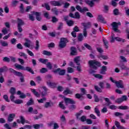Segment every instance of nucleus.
Wrapping results in <instances>:
<instances>
[{
  "instance_id": "1",
  "label": "nucleus",
  "mask_w": 129,
  "mask_h": 129,
  "mask_svg": "<svg viewBox=\"0 0 129 129\" xmlns=\"http://www.w3.org/2000/svg\"><path fill=\"white\" fill-rule=\"evenodd\" d=\"M88 63L90 67L94 69V70H97V67H100L101 66L100 62L95 60H89Z\"/></svg>"
},
{
  "instance_id": "2",
  "label": "nucleus",
  "mask_w": 129,
  "mask_h": 129,
  "mask_svg": "<svg viewBox=\"0 0 129 129\" xmlns=\"http://www.w3.org/2000/svg\"><path fill=\"white\" fill-rule=\"evenodd\" d=\"M15 66L16 68L17 69H20V70H24V71H28V72H30V73H31V74H35V73L34 72V71L32 69V68L29 67H26L25 68L24 67V66L21 65V64H18L16 63L15 64Z\"/></svg>"
},
{
  "instance_id": "3",
  "label": "nucleus",
  "mask_w": 129,
  "mask_h": 129,
  "mask_svg": "<svg viewBox=\"0 0 129 129\" xmlns=\"http://www.w3.org/2000/svg\"><path fill=\"white\" fill-rule=\"evenodd\" d=\"M69 42V41L68 40V39L64 37H61L60 39L58 47L60 49H63V48H65V47H66L67 43Z\"/></svg>"
},
{
  "instance_id": "4",
  "label": "nucleus",
  "mask_w": 129,
  "mask_h": 129,
  "mask_svg": "<svg viewBox=\"0 0 129 129\" xmlns=\"http://www.w3.org/2000/svg\"><path fill=\"white\" fill-rule=\"evenodd\" d=\"M81 91L82 94L77 93L75 94V97L80 100H83L84 99L83 95L86 94V90L84 88H81Z\"/></svg>"
},
{
  "instance_id": "5",
  "label": "nucleus",
  "mask_w": 129,
  "mask_h": 129,
  "mask_svg": "<svg viewBox=\"0 0 129 129\" xmlns=\"http://www.w3.org/2000/svg\"><path fill=\"white\" fill-rule=\"evenodd\" d=\"M81 25L84 27L83 30V35L85 37H87V31L86 30V29L91 27V23L90 22H87V23H82Z\"/></svg>"
},
{
  "instance_id": "6",
  "label": "nucleus",
  "mask_w": 129,
  "mask_h": 129,
  "mask_svg": "<svg viewBox=\"0 0 129 129\" xmlns=\"http://www.w3.org/2000/svg\"><path fill=\"white\" fill-rule=\"evenodd\" d=\"M52 72H53L54 74H57V73H58V75H60V76H63L65 75V73H66V70H61L60 68H57V69H55L52 71Z\"/></svg>"
},
{
  "instance_id": "7",
  "label": "nucleus",
  "mask_w": 129,
  "mask_h": 129,
  "mask_svg": "<svg viewBox=\"0 0 129 129\" xmlns=\"http://www.w3.org/2000/svg\"><path fill=\"white\" fill-rule=\"evenodd\" d=\"M121 25V23L120 22L116 23L115 22H113L111 24V26L112 27V30L114 31V32H116V33H118L119 32V30H118V26H120Z\"/></svg>"
},
{
  "instance_id": "8",
  "label": "nucleus",
  "mask_w": 129,
  "mask_h": 129,
  "mask_svg": "<svg viewBox=\"0 0 129 129\" xmlns=\"http://www.w3.org/2000/svg\"><path fill=\"white\" fill-rule=\"evenodd\" d=\"M64 101L66 105H68V104H75L76 102L73 99L69 98H64Z\"/></svg>"
},
{
  "instance_id": "9",
  "label": "nucleus",
  "mask_w": 129,
  "mask_h": 129,
  "mask_svg": "<svg viewBox=\"0 0 129 129\" xmlns=\"http://www.w3.org/2000/svg\"><path fill=\"white\" fill-rule=\"evenodd\" d=\"M76 10L80 12V13H85V12H88L89 10L86 7H84L83 9L79 5H77L76 7Z\"/></svg>"
},
{
  "instance_id": "10",
  "label": "nucleus",
  "mask_w": 129,
  "mask_h": 129,
  "mask_svg": "<svg viewBox=\"0 0 129 129\" xmlns=\"http://www.w3.org/2000/svg\"><path fill=\"white\" fill-rule=\"evenodd\" d=\"M50 4L54 7H61V5H63V2L61 1H53L50 2Z\"/></svg>"
},
{
  "instance_id": "11",
  "label": "nucleus",
  "mask_w": 129,
  "mask_h": 129,
  "mask_svg": "<svg viewBox=\"0 0 129 129\" xmlns=\"http://www.w3.org/2000/svg\"><path fill=\"white\" fill-rule=\"evenodd\" d=\"M115 84H116V86L117 87V88H124V86L123 85V82L122 80L115 82Z\"/></svg>"
},
{
  "instance_id": "12",
  "label": "nucleus",
  "mask_w": 129,
  "mask_h": 129,
  "mask_svg": "<svg viewBox=\"0 0 129 129\" xmlns=\"http://www.w3.org/2000/svg\"><path fill=\"white\" fill-rule=\"evenodd\" d=\"M107 71V67L105 66H103L100 70V74H102V75H105Z\"/></svg>"
},
{
  "instance_id": "13",
  "label": "nucleus",
  "mask_w": 129,
  "mask_h": 129,
  "mask_svg": "<svg viewBox=\"0 0 129 129\" xmlns=\"http://www.w3.org/2000/svg\"><path fill=\"white\" fill-rule=\"evenodd\" d=\"M71 55L72 56L77 55V50L75 47L72 46L71 47Z\"/></svg>"
},
{
  "instance_id": "14",
  "label": "nucleus",
  "mask_w": 129,
  "mask_h": 129,
  "mask_svg": "<svg viewBox=\"0 0 129 129\" xmlns=\"http://www.w3.org/2000/svg\"><path fill=\"white\" fill-rule=\"evenodd\" d=\"M41 88L43 90V91L40 92L42 96H46L47 95V91H48V88L45 86H42Z\"/></svg>"
},
{
  "instance_id": "15",
  "label": "nucleus",
  "mask_w": 129,
  "mask_h": 129,
  "mask_svg": "<svg viewBox=\"0 0 129 129\" xmlns=\"http://www.w3.org/2000/svg\"><path fill=\"white\" fill-rule=\"evenodd\" d=\"M15 117H16V114L14 113L10 114L8 117V121H9V122H11V121L14 120Z\"/></svg>"
},
{
  "instance_id": "16",
  "label": "nucleus",
  "mask_w": 129,
  "mask_h": 129,
  "mask_svg": "<svg viewBox=\"0 0 129 129\" xmlns=\"http://www.w3.org/2000/svg\"><path fill=\"white\" fill-rule=\"evenodd\" d=\"M46 84H47L49 87H51V88H55V87L57 86V84L55 83H52L50 81L46 82Z\"/></svg>"
},
{
  "instance_id": "17",
  "label": "nucleus",
  "mask_w": 129,
  "mask_h": 129,
  "mask_svg": "<svg viewBox=\"0 0 129 129\" xmlns=\"http://www.w3.org/2000/svg\"><path fill=\"white\" fill-rule=\"evenodd\" d=\"M98 22H100L102 24H106V21H104V18L102 17V15H99L98 18Z\"/></svg>"
},
{
  "instance_id": "18",
  "label": "nucleus",
  "mask_w": 129,
  "mask_h": 129,
  "mask_svg": "<svg viewBox=\"0 0 129 129\" xmlns=\"http://www.w3.org/2000/svg\"><path fill=\"white\" fill-rule=\"evenodd\" d=\"M83 113V110H81L79 112L76 113V118L78 120H80V116Z\"/></svg>"
},
{
  "instance_id": "19",
  "label": "nucleus",
  "mask_w": 129,
  "mask_h": 129,
  "mask_svg": "<svg viewBox=\"0 0 129 129\" xmlns=\"http://www.w3.org/2000/svg\"><path fill=\"white\" fill-rule=\"evenodd\" d=\"M74 61L77 65L80 66V56H76L74 59Z\"/></svg>"
},
{
  "instance_id": "20",
  "label": "nucleus",
  "mask_w": 129,
  "mask_h": 129,
  "mask_svg": "<svg viewBox=\"0 0 129 129\" xmlns=\"http://www.w3.org/2000/svg\"><path fill=\"white\" fill-rule=\"evenodd\" d=\"M72 93H73V92L71 91L69 88H66V90L63 92V94H64V95H68V94H72Z\"/></svg>"
},
{
  "instance_id": "21",
  "label": "nucleus",
  "mask_w": 129,
  "mask_h": 129,
  "mask_svg": "<svg viewBox=\"0 0 129 129\" xmlns=\"http://www.w3.org/2000/svg\"><path fill=\"white\" fill-rule=\"evenodd\" d=\"M8 70H9V69L8 68V67H7L6 66L1 68H0V75H2V73H3L4 72H7V71H8Z\"/></svg>"
},
{
  "instance_id": "22",
  "label": "nucleus",
  "mask_w": 129,
  "mask_h": 129,
  "mask_svg": "<svg viewBox=\"0 0 129 129\" xmlns=\"http://www.w3.org/2000/svg\"><path fill=\"white\" fill-rule=\"evenodd\" d=\"M84 2L91 8L94 6V3L92 1L84 0Z\"/></svg>"
},
{
  "instance_id": "23",
  "label": "nucleus",
  "mask_w": 129,
  "mask_h": 129,
  "mask_svg": "<svg viewBox=\"0 0 129 129\" xmlns=\"http://www.w3.org/2000/svg\"><path fill=\"white\" fill-rule=\"evenodd\" d=\"M18 22V26L22 27V26H24L25 25V22L23 21V20L20 18L17 19Z\"/></svg>"
},
{
  "instance_id": "24",
  "label": "nucleus",
  "mask_w": 129,
  "mask_h": 129,
  "mask_svg": "<svg viewBox=\"0 0 129 129\" xmlns=\"http://www.w3.org/2000/svg\"><path fill=\"white\" fill-rule=\"evenodd\" d=\"M31 92L35 96H36V97H40V94H39V92L36 91V89H31Z\"/></svg>"
},
{
  "instance_id": "25",
  "label": "nucleus",
  "mask_w": 129,
  "mask_h": 129,
  "mask_svg": "<svg viewBox=\"0 0 129 129\" xmlns=\"http://www.w3.org/2000/svg\"><path fill=\"white\" fill-rule=\"evenodd\" d=\"M119 67L121 68V70H128L129 71V68L126 67L124 65V64L122 63V64H118Z\"/></svg>"
},
{
  "instance_id": "26",
  "label": "nucleus",
  "mask_w": 129,
  "mask_h": 129,
  "mask_svg": "<svg viewBox=\"0 0 129 129\" xmlns=\"http://www.w3.org/2000/svg\"><path fill=\"white\" fill-rule=\"evenodd\" d=\"M67 25H68L69 27H72V26L74 25V21L72 20H69L67 22Z\"/></svg>"
},
{
  "instance_id": "27",
  "label": "nucleus",
  "mask_w": 129,
  "mask_h": 129,
  "mask_svg": "<svg viewBox=\"0 0 129 129\" xmlns=\"http://www.w3.org/2000/svg\"><path fill=\"white\" fill-rule=\"evenodd\" d=\"M43 54L46 56H52V52L47 50H44L43 51Z\"/></svg>"
},
{
  "instance_id": "28",
  "label": "nucleus",
  "mask_w": 129,
  "mask_h": 129,
  "mask_svg": "<svg viewBox=\"0 0 129 129\" xmlns=\"http://www.w3.org/2000/svg\"><path fill=\"white\" fill-rule=\"evenodd\" d=\"M98 58H99V59H100V58H102V59H104V60H107V59H108V56H106V55H97Z\"/></svg>"
},
{
  "instance_id": "29",
  "label": "nucleus",
  "mask_w": 129,
  "mask_h": 129,
  "mask_svg": "<svg viewBox=\"0 0 129 129\" xmlns=\"http://www.w3.org/2000/svg\"><path fill=\"white\" fill-rule=\"evenodd\" d=\"M129 107L127 106H119L118 107L119 109H122V110H127Z\"/></svg>"
},
{
  "instance_id": "30",
  "label": "nucleus",
  "mask_w": 129,
  "mask_h": 129,
  "mask_svg": "<svg viewBox=\"0 0 129 129\" xmlns=\"http://www.w3.org/2000/svg\"><path fill=\"white\" fill-rule=\"evenodd\" d=\"M93 76L96 78H98V79H103V76L101 74H93Z\"/></svg>"
},
{
  "instance_id": "31",
  "label": "nucleus",
  "mask_w": 129,
  "mask_h": 129,
  "mask_svg": "<svg viewBox=\"0 0 129 129\" xmlns=\"http://www.w3.org/2000/svg\"><path fill=\"white\" fill-rule=\"evenodd\" d=\"M51 106H53V103L51 104L49 102H46L44 105V107H45V108H48V107H51Z\"/></svg>"
},
{
  "instance_id": "32",
  "label": "nucleus",
  "mask_w": 129,
  "mask_h": 129,
  "mask_svg": "<svg viewBox=\"0 0 129 129\" xmlns=\"http://www.w3.org/2000/svg\"><path fill=\"white\" fill-rule=\"evenodd\" d=\"M0 43L3 47H8L9 45V44L5 41L1 40Z\"/></svg>"
},
{
  "instance_id": "33",
  "label": "nucleus",
  "mask_w": 129,
  "mask_h": 129,
  "mask_svg": "<svg viewBox=\"0 0 129 129\" xmlns=\"http://www.w3.org/2000/svg\"><path fill=\"white\" fill-rule=\"evenodd\" d=\"M10 93H11V95H15L16 94V88H14V87H12L10 89Z\"/></svg>"
},
{
  "instance_id": "34",
  "label": "nucleus",
  "mask_w": 129,
  "mask_h": 129,
  "mask_svg": "<svg viewBox=\"0 0 129 129\" xmlns=\"http://www.w3.org/2000/svg\"><path fill=\"white\" fill-rule=\"evenodd\" d=\"M84 38L83 37V35H82V33H80L79 34V35L78 36V40L80 41V42H82L83 40V39Z\"/></svg>"
},
{
  "instance_id": "35",
  "label": "nucleus",
  "mask_w": 129,
  "mask_h": 129,
  "mask_svg": "<svg viewBox=\"0 0 129 129\" xmlns=\"http://www.w3.org/2000/svg\"><path fill=\"white\" fill-rule=\"evenodd\" d=\"M95 112L97 114V115L98 116H100V111H99V109H98V108L95 107L94 108Z\"/></svg>"
},
{
  "instance_id": "36",
  "label": "nucleus",
  "mask_w": 129,
  "mask_h": 129,
  "mask_svg": "<svg viewBox=\"0 0 129 129\" xmlns=\"http://www.w3.org/2000/svg\"><path fill=\"white\" fill-rule=\"evenodd\" d=\"M20 9V12L22 14H24V13L26 12V11H25V9H24V5H23V4H21Z\"/></svg>"
},
{
  "instance_id": "37",
  "label": "nucleus",
  "mask_w": 129,
  "mask_h": 129,
  "mask_svg": "<svg viewBox=\"0 0 129 129\" xmlns=\"http://www.w3.org/2000/svg\"><path fill=\"white\" fill-rule=\"evenodd\" d=\"M39 62H41V63H42L43 64H46V63H47V62H48V59L40 58L39 59Z\"/></svg>"
},
{
  "instance_id": "38",
  "label": "nucleus",
  "mask_w": 129,
  "mask_h": 129,
  "mask_svg": "<svg viewBox=\"0 0 129 129\" xmlns=\"http://www.w3.org/2000/svg\"><path fill=\"white\" fill-rule=\"evenodd\" d=\"M19 56H21V57H24L25 59H27V58H28V56H27V54L23 52H19Z\"/></svg>"
},
{
  "instance_id": "39",
  "label": "nucleus",
  "mask_w": 129,
  "mask_h": 129,
  "mask_svg": "<svg viewBox=\"0 0 129 129\" xmlns=\"http://www.w3.org/2000/svg\"><path fill=\"white\" fill-rule=\"evenodd\" d=\"M75 19H77V20H79L80 19V14L79 12H76L75 13Z\"/></svg>"
},
{
  "instance_id": "40",
  "label": "nucleus",
  "mask_w": 129,
  "mask_h": 129,
  "mask_svg": "<svg viewBox=\"0 0 129 129\" xmlns=\"http://www.w3.org/2000/svg\"><path fill=\"white\" fill-rule=\"evenodd\" d=\"M40 73H46V72H48V69L45 68H42L40 70Z\"/></svg>"
},
{
  "instance_id": "41",
  "label": "nucleus",
  "mask_w": 129,
  "mask_h": 129,
  "mask_svg": "<svg viewBox=\"0 0 129 129\" xmlns=\"http://www.w3.org/2000/svg\"><path fill=\"white\" fill-rule=\"evenodd\" d=\"M32 104H34V101L33 100V99L31 98L27 103V105L30 106V105H32Z\"/></svg>"
},
{
  "instance_id": "42",
  "label": "nucleus",
  "mask_w": 129,
  "mask_h": 129,
  "mask_svg": "<svg viewBox=\"0 0 129 129\" xmlns=\"http://www.w3.org/2000/svg\"><path fill=\"white\" fill-rule=\"evenodd\" d=\"M40 42L38 40L36 41V46L35 47V50L38 51L39 50V48H40Z\"/></svg>"
},
{
  "instance_id": "43",
  "label": "nucleus",
  "mask_w": 129,
  "mask_h": 129,
  "mask_svg": "<svg viewBox=\"0 0 129 129\" xmlns=\"http://www.w3.org/2000/svg\"><path fill=\"white\" fill-rule=\"evenodd\" d=\"M67 72L68 73H73L74 72V69L71 67H68L67 68Z\"/></svg>"
},
{
  "instance_id": "44",
  "label": "nucleus",
  "mask_w": 129,
  "mask_h": 129,
  "mask_svg": "<svg viewBox=\"0 0 129 129\" xmlns=\"http://www.w3.org/2000/svg\"><path fill=\"white\" fill-rule=\"evenodd\" d=\"M94 88L97 92H102V90H101V88L98 87V86H95Z\"/></svg>"
},
{
  "instance_id": "45",
  "label": "nucleus",
  "mask_w": 129,
  "mask_h": 129,
  "mask_svg": "<svg viewBox=\"0 0 129 129\" xmlns=\"http://www.w3.org/2000/svg\"><path fill=\"white\" fill-rule=\"evenodd\" d=\"M116 41H117L118 42H122L123 43H124L125 42V40L120 38L118 37H115Z\"/></svg>"
},
{
  "instance_id": "46",
  "label": "nucleus",
  "mask_w": 129,
  "mask_h": 129,
  "mask_svg": "<svg viewBox=\"0 0 129 129\" xmlns=\"http://www.w3.org/2000/svg\"><path fill=\"white\" fill-rule=\"evenodd\" d=\"M86 116L83 115L80 118V120L82 122H84V121H86Z\"/></svg>"
},
{
  "instance_id": "47",
  "label": "nucleus",
  "mask_w": 129,
  "mask_h": 129,
  "mask_svg": "<svg viewBox=\"0 0 129 129\" xmlns=\"http://www.w3.org/2000/svg\"><path fill=\"white\" fill-rule=\"evenodd\" d=\"M52 12H53V13H54L55 15H56V16H58V14L59 13V11H58V10H57L56 8H54L53 9H51Z\"/></svg>"
},
{
  "instance_id": "48",
  "label": "nucleus",
  "mask_w": 129,
  "mask_h": 129,
  "mask_svg": "<svg viewBox=\"0 0 129 129\" xmlns=\"http://www.w3.org/2000/svg\"><path fill=\"white\" fill-rule=\"evenodd\" d=\"M52 20H51V22L52 23H57V22H58V21H59V20L56 18V17L53 16L52 17Z\"/></svg>"
},
{
  "instance_id": "49",
  "label": "nucleus",
  "mask_w": 129,
  "mask_h": 129,
  "mask_svg": "<svg viewBox=\"0 0 129 129\" xmlns=\"http://www.w3.org/2000/svg\"><path fill=\"white\" fill-rule=\"evenodd\" d=\"M104 100L107 103V106H109V105H110V104H111V102H110V101L109 100V99H108V98H104Z\"/></svg>"
},
{
  "instance_id": "50",
  "label": "nucleus",
  "mask_w": 129,
  "mask_h": 129,
  "mask_svg": "<svg viewBox=\"0 0 129 129\" xmlns=\"http://www.w3.org/2000/svg\"><path fill=\"white\" fill-rule=\"evenodd\" d=\"M99 86H100L101 89H103L104 88V82H100L99 83Z\"/></svg>"
},
{
  "instance_id": "51",
  "label": "nucleus",
  "mask_w": 129,
  "mask_h": 129,
  "mask_svg": "<svg viewBox=\"0 0 129 129\" xmlns=\"http://www.w3.org/2000/svg\"><path fill=\"white\" fill-rule=\"evenodd\" d=\"M9 30H8V29L6 28H4L2 30V32L3 33L4 35H7V34H8Z\"/></svg>"
},
{
  "instance_id": "52",
  "label": "nucleus",
  "mask_w": 129,
  "mask_h": 129,
  "mask_svg": "<svg viewBox=\"0 0 129 129\" xmlns=\"http://www.w3.org/2000/svg\"><path fill=\"white\" fill-rule=\"evenodd\" d=\"M113 14L115 16H118V15H119V12L118 11V10L117 9H115L113 10Z\"/></svg>"
},
{
  "instance_id": "53",
  "label": "nucleus",
  "mask_w": 129,
  "mask_h": 129,
  "mask_svg": "<svg viewBox=\"0 0 129 129\" xmlns=\"http://www.w3.org/2000/svg\"><path fill=\"white\" fill-rule=\"evenodd\" d=\"M14 102L16 104H21V103H23V100H20V99H17L14 101Z\"/></svg>"
},
{
  "instance_id": "54",
  "label": "nucleus",
  "mask_w": 129,
  "mask_h": 129,
  "mask_svg": "<svg viewBox=\"0 0 129 129\" xmlns=\"http://www.w3.org/2000/svg\"><path fill=\"white\" fill-rule=\"evenodd\" d=\"M84 45L85 47H86V48L88 49V50H90L91 51H92V48L91 47V46L89 45L87 43H85Z\"/></svg>"
},
{
  "instance_id": "55",
  "label": "nucleus",
  "mask_w": 129,
  "mask_h": 129,
  "mask_svg": "<svg viewBox=\"0 0 129 129\" xmlns=\"http://www.w3.org/2000/svg\"><path fill=\"white\" fill-rule=\"evenodd\" d=\"M15 75H16V76H18L19 77H22V76H23L24 75H23V74L20 72H16L15 73Z\"/></svg>"
},
{
  "instance_id": "56",
  "label": "nucleus",
  "mask_w": 129,
  "mask_h": 129,
  "mask_svg": "<svg viewBox=\"0 0 129 129\" xmlns=\"http://www.w3.org/2000/svg\"><path fill=\"white\" fill-rule=\"evenodd\" d=\"M94 101L95 102H99V99L98 98V96L96 95V94H94Z\"/></svg>"
},
{
  "instance_id": "57",
  "label": "nucleus",
  "mask_w": 129,
  "mask_h": 129,
  "mask_svg": "<svg viewBox=\"0 0 129 129\" xmlns=\"http://www.w3.org/2000/svg\"><path fill=\"white\" fill-rule=\"evenodd\" d=\"M21 122L22 124H25V122H26V120L25 118L23 116H20Z\"/></svg>"
},
{
  "instance_id": "58",
  "label": "nucleus",
  "mask_w": 129,
  "mask_h": 129,
  "mask_svg": "<svg viewBox=\"0 0 129 129\" xmlns=\"http://www.w3.org/2000/svg\"><path fill=\"white\" fill-rule=\"evenodd\" d=\"M45 8L46 9L47 11H50L51 8H50V6L47 3H44Z\"/></svg>"
},
{
  "instance_id": "59",
  "label": "nucleus",
  "mask_w": 129,
  "mask_h": 129,
  "mask_svg": "<svg viewBox=\"0 0 129 129\" xmlns=\"http://www.w3.org/2000/svg\"><path fill=\"white\" fill-rule=\"evenodd\" d=\"M63 103V102H60L59 104V107H60V108H61L62 109H65V108H66V107H65V106H64V104H62Z\"/></svg>"
},
{
  "instance_id": "60",
  "label": "nucleus",
  "mask_w": 129,
  "mask_h": 129,
  "mask_svg": "<svg viewBox=\"0 0 129 129\" xmlns=\"http://www.w3.org/2000/svg\"><path fill=\"white\" fill-rule=\"evenodd\" d=\"M27 52L28 53V54L30 55L32 57H34V53H33V52L31 51L29 49H26Z\"/></svg>"
},
{
  "instance_id": "61",
  "label": "nucleus",
  "mask_w": 129,
  "mask_h": 129,
  "mask_svg": "<svg viewBox=\"0 0 129 129\" xmlns=\"http://www.w3.org/2000/svg\"><path fill=\"white\" fill-rule=\"evenodd\" d=\"M46 65V67L47 68H48V69H50L51 70V69H52V64H51V62H48L47 63Z\"/></svg>"
},
{
  "instance_id": "62",
  "label": "nucleus",
  "mask_w": 129,
  "mask_h": 129,
  "mask_svg": "<svg viewBox=\"0 0 129 129\" xmlns=\"http://www.w3.org/2000/svg\"><path fill=\"white\" fill-rule=\"evenodd\" d=\"M3 61H4V62H7L8 63H10L11 60L10 59V58L8 57H4Z\"/></svg>"
},
{
  "instance_id": "63",
  "label": "nucleus",
  "mask_w": 129,
  "mask_h": 129,
  "mask_svg": "<svg viewBox=\"0 0 129 129\" xmlns=\"http://www.w3.org/2000/svg\"><path fill=\"white\" fill-rule=\"evenodd\" d=\"M104 13H108L109 9H108V6L107 5H104Z\"/></svg>"
},
{
  "instance_id": "64",
  "label": "nucleus",
  "mask_w": 129,
  "mask_h": 129,
  "mask_svg": "<svg viewBox=\"0 0 129 129\" xmlns=\"http://www.w3.org/2000/svg\"><path fill=\"white\" fill-rule=\"evenodd\" d=\"M62 28H63V23L59 22L58 27H57V30H60L62 29Z\"/></svg>"
}]
</instances>
